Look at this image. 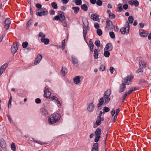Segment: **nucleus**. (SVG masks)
<instances>
[{"label":"nucleus","mask_w":151,"mask_h":151,"mask_svg":"<svg viewBox=\"0 0 151 151\" xmlns=\"http://www.w3.org/2000/svg\"><path fill=\"white\" fill-rule=\"evenodd\" d=\"M61 118L60 115L58 113H54L48 118V122L50 124H53L58 122Z\"/></svg>","instance_id":"f257e3e1"},{"label":"nucleus","mask_w":151,"mask_h":151,"mask_svg":"<svg viewBox=\"0 0 151 151\" xmlns=\"http://www.w3.org/2000/svg\"><path fill=\"white\" fill-rule=\"evenodd\" d=\"M58 16H55L53 19L54 20H59L60 22H63L65 20V17L64 13L61 11H58Z\"/></svg>","instance_id":"f03ea898"},{"label":"nucleus","mask_w":151,"mask_h":151,"mask_svg":"<svg viewBox=\"0 0 151 151\" xmlns=\"http://www.w3.org/2000/svg\"><path fill=\"white\" fill-rule=\"evenodd\" d=\"M133 77L134 76L132 75H131L128 76L124 78L122 81L125 84L129 85L131 83Z\"/></svg>","instance_id":"7ed1b4c3"},{"label":"nucleus","mask_w":151,"mask_h":151,"mask_svg":"<svg viewBox=\"0 0 151 151\" xmlns=\"http://www.w3.org/2000/svg\"><path fill=\"white\" fill-rule=\"evenodd\" d=\"M101 129L98 128L96 129L95 132V138L94 141L96 142H98L99 140V138H100L101 134Z\"/></svg>","instance_id":"20e7f679"},{"label":"nucleus","mask_w":151,"mask_h":151,"mask_svg":"<svg viewBox=\"0 0 151 151\" xmlns=\"http://www.w3.org/2000/svg\"><path fill=\"white\" fill-rule=\"evenodd\" d=\"M18 49V45L17 43H16L13 45L11 47V51L12 53L14 54Z\"/></svg>","instance_id":"39448f33"},{"label":"nucleus","mask_w":151,"mask_h":151,"mask_svg":"<svg viewBox=\"0 0 151 151\" xmlns=\"http://www.w3.org/2000/svg\"><path fill=\"white\" fill-rule=\"evenodd\" d=\"M11 22L10 20V19L9 18L6 19L4 22V28L6 30H7L9 28Z\"/></svg>","instance_id":"423d86ee"},{"label":"nucleus","mask_w":151,"mask_h":151,"mask_svg":"<svg viewBox=\"0 0 151 151\" xmlns=\"http://www.w3.org/2000/svg\"><path fill=\"white\" fill-rule=\"evenodd\" d=\"M48 12L46 10H43L40 12H38L36 13L37 16L40 17L44 16L47 15Z\"/></svg>","instance_id":"0eeeda50"},{"label":"nucleus","mask_w":151,"mask_h":151,"mask_svg":"<svg viewBox=\"0 0 151 151\" xmlns=\"http://www.w3.org/2000/svg\"><path fill=\"white\" fill-rule=\"evenodd\" d=\"M44 92L45 93L44 95V96L47 98H49L51 95V93L49 91L48 88L47 86L45 87Z\"/></svg>","instance_id":"6e6552de"},{"label":"nucleus","mask_w":151,"mask_h":151,"mask_svg":"<svg viewBox=\"0 0 151 151\" xmlns=\"http://www.w3.org/2000/svg\"><path fill=\"white\" fill-rule=\"evenodd\" d=\"M140 35L142 37H147L148 33L143 29H140L139 31Z\"/></svg>","instance_id":"1a4fd4ad"},{"label":"nucleus","mask_w":151,"mask_h":151,"mask_svg":"<svg viewBox=\"0 0 151 151\" xmlns=\"http://www.w3.org/2000/svg\"><path fill=\"white\" fill-rule=\"evenodd\" d=\"M94 107L93 102H91L88 105L87 108V110L89 112H92L93 111Z\"/></svg>","instance_id":"9d476101"},{"label":"nucleus","mask_w":151,"mask_h":151,"mask_svg":"<svg viewBox=\"0 0 151 151\" xmlns=\"http://www.w3.org/2000/svg\"><path fill=\"white\" fill-rule=\"evenodd\" d=\"M99 16L96 14H93L91 15V18L94 21L99 22L100 21V19L99 18Z\"/></svg>","instance_id":"9b49d317"},{"label":"nucleus","mask_w":151,"mask_h":151,"mask_svg":"<svg viewBox=\"0 0 151 151\" xmlns=\"http://www.w3.org/2000/svg\"><path fill=\"white\" fill-rule=\"evenodd\" d=\"M42 57L41 55H38L37 58L35 59L34 64L35 65L38 64L41 60Z\"/></svg>","instance_id":"f8f14e48"},{"label":"nucleus","mask_w":151,"mask_h":151,"mask_svg":"<svg viewBox=\"0 0 151 151\" xmlns=\"http://www.w3.org/2000/svg\"><path fill=\"white\" fill-rule=\"evenodd\" d=\"M73 80L75 84H78L81 82V77L79 76H76L73 78Z\"/></svg>","instance_id":"ddd939ff"},{"label":"nucleus","mask_w":151,"mask_h":151,"mask_svg":"<svg viewBox=\"0 0 151 151\" xmlns=\"http://www.w3.org/2000/svg\"><path fill=\"white\" fill-rule=\"evenodd\" d=\"M113 48L112 44L110 43H109L104 48V50H107L110 51Z\"/></svg>","instance_id":"4468645a"},{"label":"nucleus","mask_w":151,"mask_h":151,"mask_svg":"<svg viewBox=\"0 0 151 151\" xmlns=\"http://www.w3.org/2000/svg\"><path fill=\"white\" fill-rule=\"evenodd\" d=\"M126 88L125 84L123 83L120 86L119 89V93H121L124 91Z\"/></svg>","instance_id":"2eb2a0df"},{"label":"nucleus","mask_w":151,"mask_h":151,"mask_svg":"<svg viewBox=\"0 0 151 151\" xmlns=\"http://www.w3.org/2000/svg\"><path fill=\"white\" fill-rule=\"evenodd\" d=\"M104 120V119L103 117L101 118V116H98L95 124L97 126L101 124V121Z\"/></svg>","instance_id":"dca6fc26"},{"label":"nucleus","mask_w":151,"mask_h":151,"mask_svg":"<svg viewBox=\"0 0 151 151\" xmlns=\"http://www.w3.org/2000/svg\"><path fill=\"white\" fill-rule=\"evenodd\" d=\"M91 151H99L98 144L97 142L94 144L92 149Z\"/></svg>","instance_id":"f3484780"},{"label":"nucleus","mask_w":151,"mask_h":151,"mask_svg":"<svg viewBox=\"0 0 151 151\" xmlns=\"http://www.w3.org/2000/svg\"><path fill=\"white\" fill-rule=\"evenodd\" d=\"M112 22L110 21H108L106 22V25L105 28V30L107 31L110 29V26L112 24Z\"/></svg>","instance_id":"a211bd4d"},{"label":"nucleus","mask_w":151,"mask_h":151,"mask_svg":"<svg viewBox=\"0 0 151 151\" xmlns=\"http://www.w3.org/2000/svg\"><path fill=\"white\" fill-rule=\"evenodd\" d=\"M89 29V28L88 27H84V26H83V37L85 39H86V35L87 33V30Z\"/></svg>","instance_id":"6ab92c4d"},{"label":"nucleus","mask_w":151,"mask_h":151,"mask_svg":"<svg viewBox=\"0 0 151 151\" xmlns=\"http://www.w3.org/2000/svg\"><path fill=\"white\" fill-rule=\"evenodd\" d=\"M0 144L1 147L3 148H4L6 147V142L2 138L0 139Z\"/></svg>","instance_id":"aec40b11"},{"label":"nucleus","mask_w":151,"mask_h":151,"mask_svg":"<svg viewBox=\"0 0 151 151\" xmlns=\"http://www.w3.org/2000/svg\"><path fill=\"white\" fill-rule=\"evenodd\" d=\"M99 51L97 49H95L94 51V53L93 56L95 59H97L98 58V52Z\"/></svg>","instance_id":"412c9836"},{"label":"nucleus","mask_w":151,"mask_h":151,"mask_svg":"<svg viewBox=\"0 0 151 151\" xmlns=\"http://www.w3.org/2000/svg\"><path fill=\"white\" fill-rule=\"evenodd\" d=\"M104 100V99L105 100L104 103L106 104H107L109 103V102L110 101V98H109V96H103L102 97Z\"/></svg>","instance_id":"4be33fe9"},{"label":"nucleus","mask_w":151,"mask_h":151,"mask_svg":"<svg viewBox=\"0 0 151 151\" xmlns=\"http://www.w3.org/2000/svg\"><path fill=\"white\" fill-rule=\"evenodd\" d=\"M41 41L42 42H43L45 45L48 44L49 43V40L48 39H41Z\"/></svg>","instance_id":"5701e85b"},{"label":"nucleus","mask_w":151,"mask_h":151,"mask_svg":"<svg viewBox=\"0 0 151 151\" xmlns=\"http://www.w3.org/2000/svg\"><path fill=\"white\" fill-rule=\"evenodd\" d=\"M104 103V100L103 99V98L102 97L100 98L99 101V104L97 105V107L99 108V107L101 106Z\"/></svg>","instance_id":"b1692460"},{"label":"nucleus","mask_w":151,"mask_h":151,"mask_svg":"<svg viewBox=\"0 0 151 151\" xmlns=\"http://www.w3.org/2000/svg\"><path fill=\"white\" fill-rule=\"evenodd\" d=\"M111 93V90L110 89H107L104 93L103 96H109Z\"/></svg>","instance_id":"393cba45"},{"label":"nucleus","mask_w":151,"mask_h":151,"mask_svg":"<svg viewBox=\"0 0 151 151\" xmlns=\"http://www.w3.org/2000/svg\"><path fill=\"white\" fill-rule=\"evenodd\" d=\"M127 28H126V27H122V28L121 29H120V31H121V33L122 34H124L125 33L127 34H128L129 33H127V30H126V29Z\"/></svg>","instance_id":"a878e982"},{"label":"nucleus","mask_w":151,"mask_h":151,"mask_svg":"<svg viewBox=\"0 0 151 151\" xmlns=\"http://www.w3.org/2000/svg\"><path fill=\"white\" fill-rule=\"evenodd\" d=\"M41 114L44 115H47L48 113L47 111L44 108H42L41 109Z\"/></svg>","instance_id":"bb28decb"},{"label":"nucleus","mask_w":151,"mask_h":151,"mask_svg":"<svg viewBox=\"0 0 151 151\" xmlns=\"http://www.w3.org/2000/svg\"><path fill=\"white\" fill-rule=\"evenodd\" d=\"M81 8L85 11H86L88 10V7L86 4H83L81 6Z\"/></svg>","instance_id":"cd10ccee"},{"label":"nucleus","mask_w":151,"mask_h":151,"mask_svg":"<svg viewBox=\"0 0 151 151\" xmlns=\"http://www.w3.org/2000/svg\"><path fill=\"white\" fill-rule=\"evenodd\" d=\"M130 4H134L136 7H137L139 5V3L138 1L136 0L134 1L133 2L131 1Z\"/></svg>","instance_id":"c85d7f7f"},{"label":"nucleus","mask_w":151,"mask_h":151,"mask_svg":"<svg viewBox=\"0 0 151 151\" xmlns=\"http://www.w3.org/2000/svg\"><path fill=\"white\" fill-rule=\"evenodd\" d=\"M61 72L64 76L67 73V69L65 68H62V69L61 71Z\"/></svg>","instance_id":"c756f323"},{"label":"nucleus","mask_w":151,"mask_h":151,"mask_svg":"<svg viewBox=\"0 0 151 151\" xmlns=\"http://www.w3.org/2000/svg\"><path fill=\"white\" fill-rule=\"evenodd\" d=\"M89 45L91 51L92 52L93 51V47L94 46V45L92 42L90 41L89 42Z\"/></svg>","instance_id":"7c9ffc66"},{"label":"nucleus","mask_w":151,"mask_h":151,"mask_svg":"<svg viewBox=\"0 0 151 151\" xmlns=\"http://www.w3.org/2000/svg\"><path fill=\"white\" fill-rule=\"evenodd\" d=\"M72 9L74 10V12L75 14H77L79 11V8L78 7H73Z\"/></svg>","instance_id":"2f4dec72"},{"label":"nucleus","mask_w":151,"mask_h":151,"mask_svg":"<svg viewBox=\"0 0 151 151\" xmlns=\"http://www.w3.org/2000/svg\"><path fill=\"white\" fill-rule=\"evenodd\" d=\"M109 17L110 19H113L115 18V16L112 13H110L109 14Z\"/></svg>","instance_id":"473e14b6"},{"label":"nucleus","mask_w":151,"mask_h":151,"mask_svg":"<svg viewBox=\"0 0 151 151\" xmlns=\"http://www.w3.org/2000/svg\"><path fill=\"white\" fill-rule=\"evenodd\" d=\"M104 55L106 57H108L110 56V53L109 51L107 50H104Z\"/></svg>","instance_id":"72a5a7b5"},{"label":"nucleus","mask_w":151,"mask_h":151,"mask_svg":"<svg viewBox=\"0 0 151 151\" xmlns=\"http://www.w3.org/2000/svg\"><path fill=\"white\" fill-rule=\"evenodd\" d=\"M72 60L73 63L74 64H77L78 63V60L76 58L72 57Z\"/></svg>","instance_id":"f704fd0d"},{"label":"nucleus","mask_w":151,"mask_h":151,"mask_svg":"<svg viewBox=\"0 0 151 151\" xmlns=\"http://www.w3.org/2000/svg\"><path fill=\"white\" fill-rule=\"evenodd\" d=\"M127 29V32L129 33V25L128 22H126L125 24V27Z\"/></svg>","instance_id":"c9c22d12"},{"label":"nucleus","mask_w":151,"mask_h":151,"mask_svg":"<svg viewBox=\"0 0 151 151\" xmlns=\"http://www.w3.org/2000/svg\"><path fill=\"white\" fill-rule=\"evenodd\" d=\"M137 90V88L136 87L132 88H130L129 91L128 92L129 94H131L132 92L133 91H136Z\"/></svg>","instance_id":"e433bc0d"},{"label":"nucleus","mask_w":151,"mask_h":151,"mask_svg":"<svg viewBox=\"0 0 151 151\" xmlns=\"http://www.w3.org/2000/svg\"><path fill=\"white\" fill-rule=\"evenodd\" d=\"M51 6L54 9H56L58 8L57 4L55 2H53L51 3Z\"/></svg>","instance_id":"4c0bfd02"},{"label":"nucleus","mask_w":151,"mask_h":151,"mask_svg":"<svg viewBox=\"0 0 151 151\" xmlns=\"http://www.w3.org/2000/svg\"><path fill=\"white\" fill-rule=\"evenodd\" d=\"M11 148L12 150L13 151H15L16 150V147L15 145V144L12 142L11 144Z\"/></svg>","instance_id":"58836bf2"},{"label":"nucleus","mask_w":151,"mask_h":151,"mask_svg":"<svg viewBox=\"0 0 151 151\" xmlns=\"http://www.w3.org/2000/svg\"><path fill=\"white\" fill-rule=\"evenodd\" d=\"M139 65L141 66L142 65V67H145L146 66V63L144 62L143 61H141L139 62Z\"/></svg>","instance_id":"ea45409f"},{"label":"nucleus","mask_w":151,"mask_h":151,"mask_svg":"<svg viewBox=\"0 0 151 151\" xmlns=\"http://www.w3.org/2000/svg\"><path fill=\"white\" fill-rule=\"evenodd\" d=\"M134 19L132 16H130L128 18V21L130 24L133 23Z\"/></svg>","instance_id":"a19ab883"},{"label":"nucleus","mask_w":151,"mask_h":151,"mask_svg":"<svg viewBox=\"0 0 151 151\" xmlns=\"http://www.w3.org/2000/svg\"><path fill=\"white\" fill-rule=\"evenodd\" d=\"M122 4H119L118 5L117 9L119 12H121L122 10Z\"/></svg>","instance_id":"79ce46f5"},{"label":"nucleus","mask_w":151,"mask_h":151,"mask_svg":"<svg viewBox=\"0 0 151 151\" xmlns=\"http://www.w3.org/2000/svg\"><path fill=\"white\" fill-rule=\"evenodd\" d=\"M32 23V20L31 19H30L28 21L27 23V28L28 29L29 28V26L31 25Z\"/></svg>","instance_id":"37998d69"},{"label":"nucleus","mask_w":151,"mask_h":151,"mask_svg":"<svg viewBox=\"0 0 151 151\" xmlns=\"http://www.w3.org/2000/svg\"><path fill=\"white\" fill-rule=\"evenodd\" d=\"M97 34L98 35L101 36L102 34V32L101 29H98L96 31Z\"/></svg>","instance_id":"c03bdc74"},{"label":"nucleus","mask_w":151,"mask_h":151,"mask_svg":"<svg viewBox=\"0 0 151 151\" xmlns=\"http://www.w3.org/2000/svg\"><path fill=\"white\" fill-rule=\"evenodd\" d=\"M28 43L26 41L23 42L22 44V46L23 48H25L27 47Z\"/></svg>","instance_id":"a18cd8bd"},{"label":"nucleus","mask_w":151,"mask_h":151,"mask_svg":"<svg viewBox=\"0 0 151 151\" xmlns=\"http://www.w3.org/2000/svg\"><path fill=\"white\" fill-rule=\"evenodd\" d=\"M83 23L84 24V27H88V21L86 19L84 22H83Z\"/></svg>","instance_id":"49530a36"},{"label":"nucleus","mask_w":151,"mask_h":151,"mask_svg":"<svg viewBox=\"0 0 151 151\" xmlns=\"http://www.w3.org/2000/svg\"><path fill=\"white\" fill-rule=\"evenodd\" d=\"M76 4L77 5H79L81 4L82 1L81 0H76L75 1Z\"/></svg>","instance_id":"de8ad7c7"},{"label":"nucleus","mask_w":151,"mask_h":151,"mask_svg":"<svg viewBox=\"0 0 151 151\" xmlns=\"http://www.w3.org/2000/svg\"><path fill=\"white\" fill-rule=\"evenodd\" d=\"M96 3L98 6H101L102 4V1L101 0H98L96 1Z\"/></svg>","instance_id":"09e8293b"},{"label":"nucleus","mask_w":151,"mask_h":151,"mask_svg":"<svg viewBox=\"0 0 151 151\" xmlns=\"http://www.w3.org/2000/svg\"><path fill=\"white\" fill-rule=\"evenodd\" d=\"M104 113L109 111L110 110L109 108L107 107H104Z\"/></svg>","instance_id":"8fccbe9b"},{"label":"nucleus","mask_w":151,"mask_h":151,"mask_svg":"<svg viewBox=\"0 0 151 151\" xmlns=\"http://www.w3.org/2000/svg\"><path fill=\"white\" fill-rule=\"evenodd\" d=\"M95 45L98 47H99L100 45V42L99 40H97L95 41Z\"/></svg>","instance_id":"3c124183"},{"label":"nucleus","mask_w":151,"mask_h":151,"mask_svg":"<svg viewBox=\"0 0 151 151\" xmlns=\"http://www.w3.org/2000/svg\"><path fill=\"white\" fill-rule=\"evenodd\" d=\"M12 100V97L10 96V98L9 100V103L8 104V107L9 108H10L11 107V101Z\"/></svg>","instance_id":"603ef678"},{"label":"nucleus","mask_w":151,"mask_h":151,"mask_svg":"<svg viewBox=\"0 0 151 151\" xmlns=\"http://www.w3.org/2000/svg\"><path fill=\"white\" fill-rule=\"evenodd\" d=\"M7 66H8V64L6 63V64H4L3 65H2L0 68H2V69L4 70L7 67Z\"/></svg>","instance_id":"864d4df0"},{"label":"nucleus","mask_w":151,"mask_h":151,"mask_svg":"<svg viewBox=\"0 0 151 151\" xmlns=\"http://www.w3.org/2000/svg\"><path fill=\"white\" fill-rule=\"evenodd\" d=\"M109 35L112 38H114L115 37L114 34L113 32H110Z\"/></svg>","instance_id":"5fc2aeb1"},{"label":"nucleus","mask_w":151,"mask_h":151,"mask_svg":"<svg viewBox=\"0 0 151 151\" xmlns=\"http://www.w3.org/2000/svg\"><path fill=\"white\" fill-rule=\"evenodd\" d=\"M143 71V67H141L140 68H139L137 70L136 72L138 73H140L142 72Z\"/></svg>","instance_id":"6e6d98bb"},{"label":"nucleus","mask_w":151,"mask_h":151,"mask_svg":"<svg viewBox=\"0 0 151 151\" xmlns=\"http://www.w3.org/2000/svg\"><path fill=\"white\" fill-rule=\"evenodd\" d=\"M105 68V67L104 65H101L99 68V69L102 71H103L104 70Z\"/></svg>","instance_id":"4d7b16f0"},{"label":"nucleus","mask_w":151,"mask_h":151,"mask_svg":"<svg viewBox=\"0 0 151 151\" xmlns=\"http://www.w3.org/2000/svg\"><path fill=\"white\" fill-rule=\"evenodd\" d=\"M62 49L63 50L65 48V40H63L62 41Z\"/></svg>","instance_id":"13d9d810"},{"label":"nucleus","mask_w":151,"mask_h":151,"mask_svg":"<svg viewBox=\"0 0 151 151\" xmlns=\"http://www.w3.org/2000/svg\"><path fill=\"white\" fill-rule=\"evenodd\" d=\"M94 26L95 28L96 29H99V24L97 23H95L94 24Z\"/></svg>","instance_id":"bf43d9fd"},{"label":"nucleus","mask_w":151,"mask_h":151,"mask_svg":"<svg viewBox=\"0 0 151 151\" xmlns=\"http://www.w3.org/2000/svg\"><path fill=\"white\" fill-rule=\"evenodd\" d=\"M33 141L34 142H35L37 143H38L39 144H40V145H43L44 144H45V143H43V142H40L39 141H36V140H34V139H33Z\"/></svg>","instance_id":"052dcab7"},{"label":"nucleus","mask_w":151,"mask_h":151,"mask_svg":"<svg viewBox=\"0 0 151 151\" xmlns=\"http://www.w3.org/2000/svg\"><path fill=\"white\" fill-rule=\"evenodd\" d=\"M114 70V68L112 67H111L110 68L109 70L111 74L113 73Z\"/></svg>","instance_id":"680f3d73"},{"label":"nucleus","mask_w":151,"mask_h":151,"mask_svg":"<svg viewBox=\"0 0 151 151\" xmlns=\"http://www.w3.org/2000/svg\"><path fill=\"white\" fill-rule=\"evenodd\" d=\"M36 6L39 8V9H41L42 7V5L39 4L37 3L36 4Z\"/></svg>","instance_id":"e2e57ef3"},{"label":"nucleus","mask_w":151,"mask_h":151,"mask_svg":"<svg viewBox=\"0 0 151 151\" xmlns=\"http://www.w3.org/2000/svg\"><path fill=\"white\" fill-rule=\"evenodd\" d=\"M128 5L127 4H125L123 6V8L125 10L127 9H128Z\"/></svg>","instance_id":"0e129e2a"},{"label":"nucleus","mask_w":151,"mask_h":151,"mask_svg":"<svg viewBox=\"0 0 151 151\" xmlns=\"http://www.w3.org/2000/svg\"><path fill=\"white\" fill-rule=\"evenodd\" d=\"M35 101L36 103H40L41 102V100L40 99L37 98L35 99Z\"/></svg>","instance_id":"69168bd1"},{"label":"nucleus","mask_w":151,"mask_h":151,"mask_svg":"<svg viewBox=\"0 0 151 151\" xmlns=\"http://www.w3.org/2000/svg\"><path fill=\"white\" fill-rule=\"evenodd\" d=\"M56 102L58 106V107L61 106V103H60V101H58V100H57L56 101Z\"/></svg>","instance_id":"338daca9"},{"label":"nucleus","mask_w":151,"mask_h":151,"mask_svg":"<svg viewBox=\"0 0 151 151\" xmlns=\"http://www.w3.org/2000/svg\"><path fill=\"white\" fill-rule=\"evenodd\" d=\"M51 99H52V100H55L56 101L58 100V99L57 97L55 96H53L52 97H51Z\"/></svg>","instance_id":"774afa93"}]
</instances>
